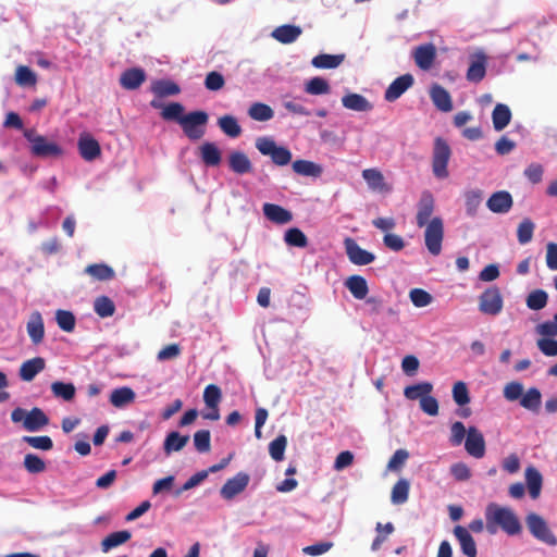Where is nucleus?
Returning <instances> with one entry per match:
<instances>
[{
    "label": "nucleus",
    "mask_w": 557,
    "mask_h": 557,
    "mask_svg": "<svg viewBox=\"0 0 557 557\" xmlns=\"http://www.w3.org/2000/svg\"><path fill=\"white\" fill-rule=\"evenodd\" d=\"M46 367V361L42 357H35L26 360L20 368V377L25 382H30L34 377L41 372Z\"/></svg>",
    "instance_id": "obj_22"
},
{
    "label": "nucleus",
    "mask_w": 557,
    "mask_h": 557,
    "mask_svg": "<svg viewBox=\"0 0 557 557\" xmlns=\"http://www.w3.org/2000/svg\"><path fill=\"white\" fill-rule=\"evenodd\" d=\"M541 392L536 387H531L522 395L520 405L531 411H537L541 406Z\"/></svg>",
    "instance_id": "obj_47"
},
{
    "label": "nucleus",
    "mask_w": 557,
    "mask_h": 557,
    "mask_svg": "<svg viewBox=\"0 0 557 557\" xmlns=\"http://www.w3.org/2000/svg\"><path fill=\"white\" fill-rule=\"evenodd\" d=\"M504 301L498 287L485 289L479 301V309L482 313L497 315L503 310Z\"/></svg>",
    "instance_id": "obj_8"
},
{
    "label": "nucleus",
    "mask_w": 557,
    "mask_h": 557,
    "mask_svg": "<svg viewBox=\"0 0 557 557\" xmlns=\"http://www.w3.org/2000/svg\"><path fill=\"white\" fill-rule=\"evenodd\" d=\"M453 532L460 545L462 554L467 557H476V543L469 530L462 525H456Z\"/></svg>",
    "instance_id": "obj_16"
},
{
    "label": "nucleus",
    "mask_w": 557,
    "mask_h": 557,
    "mask_svg": "<svg viewBox=\"0 0 557 557\" xmlns=\"http://www.w3.org/2000/svg\"><path fill=\"white\" fill-rule=\"evenodd\" d=\"M345 60V54L321 53L311 60V64L317 69H336Z\"/></svg>",
    "instance_id": "obj_34"
},
{
    "label": "nucleus",
    "mask_w": 557,
    "mask_h": 557,
    "mask_svg": "<svg viewBox=\"0 0 557 557\" xmlns=\"http://www.w3.org/2000/svg\"><path fill=\"white\" fill-rule=\"evenodd\" d=\"M342 103L346 109L357 112H367L372 109V104L368 99L359 94H348L344 96Z\"/></svg>",
    "instance_id": "obj_29"
},
{
    "label": "nucleus",
    "mask_w": 557,
    "mask_h": 557,
    "mask_svg": "<svg viewBox=\"0 0 557 557\" xmlns=\"http://www.w3.org/2000/svg\"><path fill=\"white\" fill-rule=\"evenodd\" d=\"M466 211L470 216H474L482 202V191L480 189L469 190L465 194Z\"/></svg>",
    "instance_id": "obj_49"
},
{
    "label": "nucleus",
    "mask_w": 557,
    "mask_h": 557,
    "mask_svg": "<svg viewBox=\"0 0 557 557\" xmlns=\"http://www.w3.org/2000/svg\"><path fill=\"white\" fill-rule=\"evenodd\" d=\"M249 483V475L244 472L237 473L234 478L228 479L221 488V496L225 499H232L242 493Z\"/></svg>",
    "instance_id": "obj_13"
},
{
    "label": "nucleus",
    "mask_w": 557,
    "mask_h": 557,
    "mask_svg": "<svg viewBox=\"0 0 557 557\" xmlns=\"http://www.w3.org/2000/svg\"><path fill=\"white\" fill-rule=\"evenodd\" d=\"M435 209V199L430 190H423L417 203L416 223L424 227V243L429 252L438 256L442 251L444 238V223L441 216L431 219Z\"/></svg>",
    "instance_id": "obj_1"
},
{
    "label": "nucleus",
    "mask_w": 557,
    "mask_h": 557,
    "mask_svg": "<svg viewBox=\"0 0 557 557\" xmlns=\"http://www.w3.org/2000/svg\"><path fill=\"white\" fill-rule=\"evenodd\" d=\"M222 399L221 388L215 384H209L203 391V401L207 407H218Z\"/></svg>",
    "instance_id": "obj_54"
},
{
    "label": "nucleus",
    "mask_w": 557,
    "mask_h": 557,
    "mask_svg": "<svg viewBox=\"0 0 557 557\" xmlns=\"http://www.w3.org/2000/svg\"><path fill=\"white\" fill-rule=\"evenodd\" d=\"M23 442L27 443L30 447L35 449L50 450L53 447L52 440L47 435L24 436Z\"/></svg>",
    "instance_id": "obj_58"
},
{
    "label": "nucleus",
    "mask_w": 557,
    "mask_h": 557,
    "mask_svg": "<svg viewBox=\"0 0 557 557\" xmlns=\"http://www.w3.org/2000/svg\"><path fill=\"white\" fill-rule=\"evenodd\" d=\"M248 114L255 121L265 122L273 117L274 112L270 106L261 102H256L250 106Z\"/></svg>",
    "instance_id": "obj_44"
},
{
    "label": "nucleus",
    "mask_w": 557,
    "mask_h": 557,
    "mask_svg": "<svg viewBox=\"0 0 557 557\" xmlns=\"http://www.w3.org/2000/svg\"><path fill=\"white\" fill-rule=\"evenodd\" d=\"M225 85L223 75L216 71L209 72L205 78V86L208 90L218 91Z\"/></svg>",
    "instance_id": "obj_61"
},
{
    "label": "nucleus",
    "mask_w": 557,
    "mask_h": 557,
    "mask_svg": "<svg viewBox=\"0 0 557 557\" xmlns=\"http://www.w3.org/2000/svg\"><path fill=\"white\" fill-rule=\"evenodd\" d=\"M453 398L458 406H465L470 403L469 391L465 382L458 381L454 384Z\"/></svg>",
    "instance_id": "obj_57"
},
{
    "label": "nucleus",
    "mask_w": 557,
    "mask_h": 557,
    "mask_svg": "<svg viewBox=\"0 0 557 557\" xmlns=\"http://www.w3.org/2000/svg\"><path fill=\"white\" fill-rule=\"evenodd\" d=\"M433 104L442 112L453 110V101L449 92L441 85L434 84L430 90Z\"/></svg>",
    "instance_id": "obj_21"
},
{
    "label": "nucleus",
    "mask_w": 557,
    "mask_h": 557,
    "mask_svg": "<svg viewBox=\"0 0 557 557\" xmlns=\"http://www.w3.org/2000/svg\"><path fill=\"white\" fill-rule=\"evenodd\" d=\"M209 115L207 112L198 110L193 111L182 119L181 121V127L184 132V134L190 139V140H198L203 137L206 133V125L208 123Z\"/></svg>",
    "instance_id": "obj_6"
},
{
    "label": "nucleus",
    "mask_w": 557,
    "mask_h": 557,
    "mask_svg": "<svg viewBox=\"0 0 557 557\" xmlns=\"http://www.w3.org/2000/svg\"><path fill=\"white\" fill-rule=\"evenodd\" d=\"M293 171L301 176L318 178L323 173V168L310 160L299 159L292 163Z\"/></svg>",
    "instance_id": "obj_23"
},
{
    "label": "nucleus",
    "mask_w": 557,
    "mask_h": 557,
    "mask_svg": "<svg viewBox=\"0 0 557 557\" xmlns=\"http://www.w3.org/2000/svg\"><path fill=\"white\" fill-rule=\"evenodd\" d=\"M23 463L29 473H41L46 470L45 461L35 454H26Z\"/></svg>",
    "instance_id": "obj_56"
},
{
    "label": "nucleus",
    "mask_w": 557,
    "mask_h": 557,
    "mask_svg": "<svg viewBox=\"0 0 557 557\" xmlns=\"http://www.w3.org/2000/svg\"><path fill=\"white\" fill-rule=\"evenodd\" d=\"M525 523L530 533L539 541L549 545H557V537L548 528L547 522L540 515L530 512L525 517Z\"/></svg>",
    "instance_id": "obj_7"
},
{
    "label": "nucleus",
    "mask_w": 557,
    "mask_h": 557,
    "mask_svg": "<svg viewBox=\"0 0 557 557\" xmlns=\"http://www.w3.org/2000/svg\"><path fill=\"white\" fill-rule=\"evenodd\" d=\"M290 150L284 146H277L271 156V160L278 166L287 165L292 161Z\"/></svg>",
    "instance_id": "obj_62"
},
{
    "label": "nucleus",
    "mask_w": 557,
    "mask_h": 557,
    "mask_svg": "<svg viewBox=\"0 0 557 557\" xmlns=\"http://www.w3.org/2000/svg\"><path fill=\"white\" fill-rule=\"evenodd\" d=\"M200 158L207 166H216L221 163L222 154L213 143H205L200 146Z\"/></svg>",
    "instance_id": "obj_30"
},
{
    "label": "nucleus",
    "mask_w": 557,
    "mask_h": 557,
    "mask_svg": "<svg viewBox=\"0 0 557 557\" xmlns=\"http://www.w3.org/2000/svg\"><path fill=\"white\" fill-rule=\"evenodd\" d=\"M194 445L197 451L208 453L211 448V436L209 430H199L194 434Z\"/></svg>",
    "instance_id": "obj_55"
},
{
    "label": "nucleus",
    "mask_w": 557,
    "mask_h": 557,
    "mask_svg": "<svg viewBox=\"0 0 557 557\" xmlns=\"http://www.w3.org/2000/svg\"><path fill=\"white\" fill-rule=\"evenodd\" d=\"M85 273L97 281H110L114 278V270L104 263H94L85 268Z\"/></svg>",
    "instance_id": "obj_35"
},
{
    "label": "nucleus",
    "mask_w": 557,
    "mask_h": 557,
    "mask_svg": "<svg viewBox=\"0 0 557 557\" xmlns=\"http://www.w3.org/2000/svg\"><path fill=\"white\" fill-rule=\"evenodd\" d=\"M451 156V150L447 141L442 137H436L434 140L433 156H432V171L435 177L444 180L448 177L449 173L447 165Z\"/></svg>",
    "instance_id": "obj_5"
},
{
    "label": "nucleus",
    "mask_w": 557,
    "mask_h": 557,
    "mask_svg": "<svg viewBox=\"0 0 557 557\" xmlns=\"http://www.w3.org/2000/svg\"><path fill=\"white\" fill-rule=\"evenodd\" d=\"M346 253L350 262L357 265H367L374 261L375 257L372 252L361 248L352 238L345 239Z\"/></svg>",
    "instance_id": "obj_11"
},
{
    "label": "nucleus",
    "mask_w": 557,
    "mask_h": 557,
    "mask_svg": "<svg viewBox=\"0 0 557 557\" xmlns=\"http://www.w3.org/2000/svg\"><path fill=\"white\" fill-rule=\"evenodd\" d=\"M284 240L292 247L305 248L308 245L306 234L298 227L288 228L285 232Z\"/></svg>",
    "instance_id": "obj_46"
},
{
    "label": "nucleus",
    "mask_w": 557,
    "mask_h": 557,
    "mask_svg": "<svg viewBox=\"0 0 557 557\" xmlns=\"http://www.w3.org/2000/svg\"><path fill=\"white\" fill-rule=\"evenodd\" d=\"M230 169L239 175L251 172L252 164L246 153L243 151H233L228 156Z\"/></svg>",
    "instance_id": "obj_25"
},
{
    "label": "nucleus",
    "mask_w": 557,
    "mask_h": 557,
    "mask_svg": "<svg viewBox=\"0 0 557 557\" xmlns=\"http://www.w3.org/2000/svg\"><path fill=\"white\" fill-rule=\"evenodd\" d=\"M486 530L491 534H495L502 529L508 535H518L522 531L519 518L512 509L502 507L495 503L487 505L485 509Z\"/></svg>",
    "instance_id": "obj_2"
},
{
    "label": "nucleus",
    "mask_w": 557,
    "mask_h": 557,
    "mask_svg": "<svg viewBox=\"0 0 557 557\" xmlns=\"http://www.w3.org/2000/svg\"><path fill=\"white\" fill-rule=\"evenodd\" d=\"M135 398V392L131 387L123 386L112 391L110 395V403L115 408H123L132 404Z\"/></svg>",
    "instance_id": "obj_28"
},
{
    "label": "nucleus",
    "mask_w": 557,
    "mask_h": 557,
    "mask_svg": "<svg viewBox=\"0 0 557 557\" xmlns=\"http://www.w3.org/2000/svg\"><path fill=\"white\" fill-rule=\"evenodd\" d=\"M535 330L537 334L545 338L557 336V313L552 321H545L539 324Z\"/></svg>",
    "instance_id": "obj_63"
},
{
    "label": "nucleus",
    "mask_w": 557,
    "mask_h": 557,
    "mask_svg": "<svg viewBox=\"0 0 557 557\" xmlns=\"http://www.w3.org/2000/svg\"><path fill=\"white\" fill-rule=\"evenodd\" d=\"M55 320L59 327L64 332H73L75 329L76 319L75 315L67 310H58L55 312Z\"/></svg>",
    "instance_id": "obj_52"
},
{
    "label": "nucleus",
    "mask_w": 557,
    "mask_h": 557,
    "mask_svg": "<svg viewBox=\"0 0 557 557\" xmlns=\"http://www.w3.org/2000/svg\"><path fill=\"white\" fill-rule=\"evenodd\" d=\"M486 63V55L483 52H478L472 55L466 74L467 79L472 83H480L485 77Z\"/></svg>",
    "instance_id": "obj_17"
},
{
    "label": "nucleus",
    "mask_w": 557,
    "mask_h": 557,
    "mask_svg": "<svg viewBox=\"0 0 557 557\" xmlns=\"http://www.w3.org/2000/svg\"><path fill=\"white\" fill-rule=\"evenodd\" d=\"M542 354L548 357L557 356V341L554 338L542 337L536 343Z\"/></svg>",
    "instance_id": "obj_64"
},
{
    "label": "nucleus",
    "mask_w": 557,
    "mask_h": 557,
    "mask_svg": "<svg viewBox=\"0 0 557 557\" xmlns=\"http://www.w3.org/2000/svg\"><path fill=\"white\" fill-rule=\"evenodd\" d=\"M51 391L54 397L62 398L65 401H71L75 397V386L73 383L53 382Z\"/></svg>",
    "instance_id": "obj_45"
},
{
    "label": "nucleus",
    "mask_w": 557,
    "mask_h": 557,
    "mask_svg": "<svg viewBox=\"0 0 557 557\" xmlns=\"http://www.w3.org/2000/svg\"><path fill=\"white\" fill-rule=\"evenodd\" d=\"M414 83L411 74L407 73L398 76L386 88L384 98L388 102H393L400 98Z\"/></svg>",
    "instance_id": "obj_10"
},
{
    "label": "nucleus",
    "mask_w": 557,
    "mask_h": 557,
    "mask_svg": "<svg viewBox=\"0 0 557 557\" xmlns=\"http://www.w3.org/2000/svg\"><path fill=\"white\" fill-rule=\"evenodd\" d=\"M525 481L530 496L533 499H536L540 496L542 490V474L534 467H528L525 469Z\"/></svg>",
    "instance_id": "obj_31"
},
{
    "label": "nucleus",
    "mask_w": 557,
    "mask_h": 557,
    "mask_svg": "<svg viewBox=\"0 0 557 557\" xmlns=\"http://www.w3.org/2000/svg\"><path fill=\"white\" fill-rule=\"evenodd\" d=\"M189 441L188 435H181L178 432L173 431L170 432L163 443V449L166 455H170L174 451L182 450Z\"/></svg>",
    "instance_id": "obj_32"
},
{
    "label": "nucleus",
    "mask_w": 557,
    "mask_h": 557,
    "mask_svg": "<svg viewBox=\"0 0 557 557\" xmlns=\"http://www.w3.org/2000/svg\"><path fill=\"white\" fill-rule=\"evenodd\" d=\"M11 420L14 423L22 422L23 428L28 432H37L49 424L48 416L38 407H34L30 411L17 407L11 412Z\"/></svg>",
    "instance_id": "obj_4"
},
{
    "label": "nucleus",
    "mask_w": 557,
    "mask_h": 557,
    "mask_svg": "<svg viewBox=\"0 0 557 557\" xmlns=\"http://www.w3.org/2000/svg\"><path fill=\"white\" fill-rule=\"evenodd\" d=\"M535 224L529 218L523 219L517 228V238L519 244L525 245L532 240Z\"/></svg>",
    "instance_id": "obj_48"
},
{
    "label": "nucleus",
    "mask_w": 557,
    "mask_h": 557,
    "mask_svg": "<svg viewBox=\"0 0 557 557\" xmlns=\"http://www.w3.org/2000/svg\"><path fill=\"white\" fill-rule=\"evenodd\" d=\"M132 537L127 530L110 533L101 542V550L108 553L110 549L126 543Z\"/></svg>",
    "instance_id": "obj_36"
},
{
    "label": "nucleus",
    "mask_w": 557,
    "mask_h": 557,
    "mask_svg": "<svg viewBox=\"0 0 557 557\" xmlns=\"http://www.w3.org/2000/svg\"><path fill=\"white\" fill-rule=\"evenodd\" d=\"M27 333L32 342L37 345L42 342L45 336L44 320L39 312H34L27 322Z\"/></svg>",
    "instance_id": "obj_27"
},
{
    "label": "nucleus",
    "mask_w": 557,
    "mask_h": 557,
    "mask_svg": "<svg viewBox=\"0 0 557 557\" xmlns=\"http://www.w3.org/2000/svg\"><path fill=\"white\" fill-rule=\"evenodd\" d=\"M409 297H410L411 302L418 308L426 307L433 300L432 295L421 288L411 289L409 293Z\"/></svg>",
    "instance_id": "obj_59"
},
{
    "label": "nucleus",
    "mask_w": 557,
    "mask_h": 557,
    "mask_svg": "<svg viewBox=\"0 0 557 557\" xmlns=\"http://www.w3.org/2000/svg\"><path fill=\"white\" fill-rule=\"evenodd\" d=\"M345 287L351 293L356 299H364L369 293L367 280L361 275H350L345 281Z\"/></svg>",
    "instance_id": "obj_26"
},
{
    "label": "nucleus",
    "mask_w": 557,
    "mask_h": 557,
    "mask_svg": "<svg viewBox=\"0 0 557 557\" xmlns=\"http://www.w3.org/2000/svg\"><path fill=\"white\" fill-rule=\"evenodd\" d=\"M24 137L30 144L29 151L34 157L47 159L59 158L63 154V149L59 144L38 134L34 128L25 129Z\"/></svg>",
    "instance_id": "obj_3"
},
{
    "label": "nucleus",
    "mask_w": 557,
    "mask_h": 557,
    "mask_svg": "<svg viewBox=\"0 0 557 557\" xmlns=\"http://www.w3.org/2000/svg\"><path fill=\"white\" fill-rule=\"evenodd\" d=\"M486 206L494 213H506L512 207V197L508 191H496L488 198Z\"/></svg>",
    "instance_id": "obj_20"
},
{
    "label": "nucleus",
    "mask_w": 557,
    "mask_h": 557,
    "mask_svg": "<svg viewBox=\"0 0 557 557\" xmlns=\"http://www.w3.org/2000/svg\"><path fill=\"white\" fill-rule=\"evenodd\" d=\"M466 435H468V430L462 422L456 421L451 424L449 441L453 446H459L466 440Z\"/></svg>",
    "instance_id": "obj_60"
},
{
    "label": "nucleus",
    "mask_w": 557,
    "mask_h": 557,
    "mask_svg": "<svg viewBox=\"0 0 557 557\" xmlns=\"http://www.w3.org/2000/svg\"><path fill=\"white\" fill-rule=\"evenodd\" d=\"M410 483L406 479H399L393 486L391 502L394 505H401L408 500Z\"/></svg>",
    "instance_id": "obj_38"
},
{
    "label": "nucleus",
    "mask_w": 557,
    "mask_h": 557,
    "mask_svg": "<svg viewBox=\"0 0 557 557\" xmlns=\"http://www.w3.org/2000/svg\"><path fill=\"white\" fill-rule=\"evenodd\" d=\"M146 73L140 67L125 70L120 76V84L126 90H135L146 81Z\"/></svg>",
    "instance_id": "obj_19"
},
{
    "label": "nucleus",
    "mask_w": 557,
    "mask_h": 557,
    "mask_svg": "<svg viewBox=\"0 0 557 557\" xmlns=\"http://www.w3.org/2000/svg\"><path fill=\"white\" fill-rule=\"evenodd\" d=\"M302 30L296 25H281L272 32V37L281 44H292L298 39Z\"/></svg>",
    "instance_id": "obj_24"
},
{
    "label": "nucleus",
    "mask_w": 557,
    "mask_h": 557,
    "mask_svg": "<svg viewBox=\"0 0 557 557\" xmlns=\"http://www.w3.org/2000/svg\"><path fill=\"white\" fill-rule=\"evenodd\" d=\"M81 157L86 161H94L101 154L99 143L89 134H82L77 143Z\"/></svg>",
    "instance_id": "obj_14"
},
{
    "label": "nucleus",
    "mask_w": 557,
    "mask_h": 557,
    "mask_svg": "<svg viewBox=\"0 0 557 557\" xmlns=\"http://www.w3.org/2000/svg\"><path fill=\"white\" fill-rule=\"evenodd\" d=\"M218 125L225 135L232 138H236L242 134V127L233 115L226 114L219 117Z\"/></svg>",
    "instance_id": "obj_39"
},
{
    "label": "nucleus",
    "mask_w": 557,
    "mask_h": 557,
    "mask_svg": "<svg viewBox=\"0 0 557 557\" xmlns=\"http://www.w3.org/2000/svg\"><path fill=\"white\" fill-rule=\"evenodd\" d=\"M287 446V438L285 435H278L269 444V453L273 460L282 461Z\"/></svg>",
    "instance_id": "obj_51"
},
{
    "label": "nucleus",
    "mask_w": 557,
    "mask_h": 557,
    "mask_svg": "<svg viewBox=\"0 0 557 557\" xmlns=\"http://www.w3.org/2000/svg\"><path fill=\"white\" fill-rule=\"evenodd\" d=\"M264 216L275 224H287L293 220V214L280 205L267 202L262 207Z\"/></svg>",
    "instance_id": "obj_18"
},
{
    "label": "nucleus",
    "mask_w": 557,
    "mask_h": 557,
    "mask_svg": "<svg viewBox=\"0 0 557 557\" xmlns=\"http://www.w3.org/2000/svg\"><path fill=\"white\" fill-rule=\"evenodd\" d=\"M15 81L20 86H35L37 77L28 66L20 65L15 72Z\"/></svg>",
    "instance_id": "obj_53"
},
{
    "label": "nucleus",
    "mask_w": 557,
    "mask_h": 557,
    "mask_svg": "<svg viewBox=\"0 0 557 557\" xmlns=\"http://www.w3.org/2000/svg\"><path fill=\"white\" fill-rule=\"evenodd\" d=\"M151 90L156 96L162 98L180 94L181 88L176 83L170 79H159L152 83Z\"/></svg>",
    "instance_id": "obj_37"
},
{
    "label": "nucleus",
    "mask_w": 557,
    "mask_h": 557,
    "mask_svg": "<svg viewBox=\"0 0 557 557\" xmlns=\"http://www.w3.org/2000/svg\"><path fill=\"white\" fill-rule=\"evenodd\" d=\"M548 294L544 289H534L525 298V305L529 309L539 311L546 307Z\"/></svg>",
    "instance_id": "obj_40"
},
{
    "label": "nucleus",
    "mask_w": 557,
    "mask_h": 557,
    "mask_svg": "<svg viewBox=\"0 0 557 557\" xmlns=\"http://www.w3.org/2000/svg\"><path fill=\"white\" fill-rule=\"evenodd\" d=\"M511 120L510 109L503 103H497L492 112L493 126L496 131H503Z\"/></svg>",
    "instance_id": "obj_33"
},
{
    "label": "nucleus",
    "mask_w": 557,
    "mask_h": 557,
    "mask_svg": "<svg viewBox=\"0 0 557 557\" xmlns=\"http://www.w3.org/2000/svg\"><path fill=\"white\" fill-rule=\"evenodd\" d=\"M362 177L367 182L368 187L376 193L388 194L392 191V186L386 183L384 175L377 169H366L362 171Z\"/></svg>",
    "instance_id": "obj_15"
},
{
    "label": "nucleus",
    "mask_w": 557,
    "mask_h": 557,
    "mask_svg": "<svg viewBox=\"0 0 557 557\" xmlns=\"http://www.w3.org/2000/svg\"><path fill=\"white\" fill-rule=\"evenodd\" d=\"M305 91L308 95L319 96L326 95L331 91L329 82L320 76L312 77L305 84Z\"/></svg>",
    "instance_id": "obj_41"
},
{
    "label": "nucleus",
    "mask_w": 557,
    "mask_h": 557,
    "mask_svg": "<svg viewBox=\"0 0 557 557\" xmlns=\"http://www.w3.org/2000/svg\"><path fill=\"white\" fill-rule=\"evenodd\" d=\"M465 449L470 456L476 459H480L485 455L484 436L475 426H470L468 429V435L465 440Z\"/></svg>",
    "instance_id": "obj_9"
},
{
    "label": "nucleus",
    "mask_w": 557,
    "mask_h": 557,
    "mask_svg": "<svg viewBox=\"0 0 557 557\" xmlns=\"http://www.w3.org/2000/svg\"><path fill=\"white\" fill-rule=\"evenodd\" d=\"M433 389V385L429 382H422L419 384L407 386L404 391V395L406 398L410 400L422 399V397H426L431 394Z\"/></svg>",
    "instance_id": "obj_42"
},
{
    "label": "nucleus",
    "mask_w": 557,
    "mask_h": 557,
    "mask_svg": "<svg viewBox=\"0 0 557 557\" xmlns=\"http://www.w3.org/2000/svg\"><path fill=\"white\" fill-rule=\"evenodd\" d=\"M184 107L180 102H171L163 108L161 116L165 121H175L181 124L182 119L185 116Z\"/></svg>",
    "instance_id": "obj_50"
},
{
    "label": "nucleus",
    "mask_w": 557,
    "mask_h": 557,
    "mask_svg": "<svg viewBox=\"0 0 557 557\" xmlns=\"http://www.w3.org/2000/svg\"><path fill=\"white\" fill-rule=\"evenodd\" d=\"M94 310L100 318H109L114 314L115 305L108 296H99L95 299Z\"/></svg>",
    "instance_id": "obj_43"
},
{
    "label": "nucleus",
    "mask_w": 557,
    "mask_h": 557,
    "mask_svg": "<svg viewBox=\"0 0 557 557\" xmlns=\"http://www.w3.org/2000/svg\"><path fill=\"white\" fill-rule=\"evenodd\" d=\"M413 59L417 66L423 71L430 70L436 59V47L433 44H424L414 48Z\"/></svg>",
    "instance_id": "obj_12"
}]
</instances>
